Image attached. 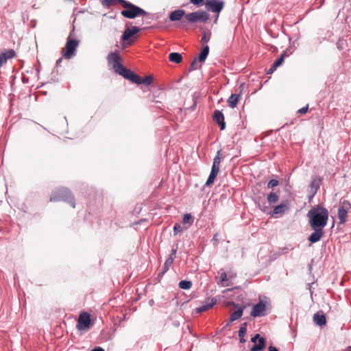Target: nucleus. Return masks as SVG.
Wrapping results in <instances>:
<instances>
[{
	"mask_svg": "<svg viewBox=\"0 0 351 351\" xmlns=\"http://www.w3.org/2000/svg\"><path fill=\"white\" fill-rule=\"evenodd\" d=\"M115 72L133 83H134V81L138 80V75L127 69L123 65L119 66V69Z\"/></svg>",
	"mask_w": 351,
	"mask_h": 351,
	"instance_id": "nucleus-9",
	"label": "nucleus"
},
{
	"mask_svg": "<svg viewBox=\"0 0 351 351\" xmlns=\"http://www.w3.org/2000/svg\"><path fill=\"white\" fill-rule=\"evenodd\" d=\"M313 322L319 326L325 325L326 323V319L324 313L322 311L316 313L313 316Z\"/></svg>",
	"mask_w": 351,
	"mask_h": 351,
	"instance_id": "nucleus-19",
	"label": "nucleus"
},
{
	"mask_svg": "<svg viewBox=\"0 0 351 351\" xmlns=\"http://www.w3.org/2000/svg\"><path fill=\"white\" fill-rule=\"evenodd\" d=\"M310 186H311V189L313 190V195H314L317 193V191L319 189V185L317 184L316 181L314 180L311 182Z\"/></svg>",
	"mask_w": 351,
	"mask_h": 351,
	"instance_id": "nucleus-36",
	"label": "nucleus"
},
{
	"mask_svg": "<svg viewBox=\"0 0 351 351\" xmlns=\"http://www.w3.org/2000/svg\"><path fill=\"white\" fill-rule=\"evenodd\" d=\"M167 271H165V270L162 269V271L158 274V277L161 278Z\"/></svg>",
	"mask_w": 351,
	"mask_h": 351,
	"instance_id": "nucleus-50",
	"label": "nucleus"
},
{
	"mask_svg": "<svg viewBox=\"0 0 351 351\" xmlns=\"http://www.w3.org/2000/svg\"><path fill=\"white\" fill-rule=\"evenodd\" d=\"M210 38L206 36V34H204L202 38H201V43L204 45V43H206L209 41Z\"/></svg>",
	"mask_w": 351,
	"mask_h": 351,
	"instance_id": "nucleus-41",
	"label": "nucleus"
},
{
	"mask_svg": "<svg viewBox=\"0 0 351 351\" xmlns=\"http://www.w3.org/2000/svg\"><path fill=\"white\" fill-rule=\"evenodd\" d=\"M267 304L262 300L254 305L252 308L250 315L253 317H260L267 315Z\"/></svg>",
	"mask_w": 351,
	"mask_h": 351,
	"instance_id": "nucleus-5",
	"label": "nucleus"
},
{
	"mask_svg": "<svg viewBox=\"0 0 351 351\" xmlns=\"http://www.w3.org/2000/svg\"><path fill=\"white\" fill-rule=\"evenodd\" d=\"M217 17H218V16ZM217 21V18L215 19V22H216Z\"/></svg>",
	"mask_w": 351,
	"mask_h": 351,
	"instance_id": "nucleus-59",
	"label": "nucleus"
},
{
	"mask_svg": "<svg viewBox=\"0 0 351 351\" xmlns=\"http://www.w3.org/2000/svg\"><path fill=\"white\" fill-rule=\"evenodd\" d=\"M190 2L193 5H199L203 3L204 0H190Z\"/></svg>",
	"mask_w": 351,
	"mask_h": 351,
	"instance_id": "nucleus-43",
	"label": "nucleus"
},
{
	"mask_svg": "<svg viewBox=\"0 0 351 351\" xmlns=\"http://www.w3.org/2000/svg\"><path fill=\"white\" fill-rule=\"evenodd\" d=\"M197 69H198V66H197V58H195L191 62V63L189 66V71H192L196 70Z\"/></svg>",
	"mask_w": 351,
	"mask_h": 351,
	"instance_id": "nucleus-35",
	"label": "nucleus"
},
{
	"mask_svg": "<svg viewBox=\"0 0 351 351\" xmlns=\"http://www.w3.org/2000/svg\"><path fill=\"white\" fill-rule=\"evenodd\" d=\"M50 201H64L69 204L73 208L75 207L74 197L67 188H58L53 191L50 196Z\"/></svg>",
	"mask_w": 351,
	"mask_h": 351,
	"instance_id": "nucleus-3",
	"label": "nucleus"
},
{
	"mask_svg": "<svg viewBox=\"0 0 351 351\" xmlns=\"http://www.w3.org/2000/svg\"><path fill=\"white\" fill-rule=\"evenodd\" d=\"M141 29L136 26L126 27L121 36L122 41H128L130 37L139 32Z\"/></svg>",
	"mask_w": 351,
	"mask_h": 351,
	"instance_id": "nucleus-13",
	"label": "nucleus"
},
{
	"mask_svg": "<svg viewBox=\"0 0 351 351\" xmlns=\"http://www.w3.org/2000/svg\"><path fill=\"white\" fill-rule=\"evenodd\" d=\"M279 184V182L277 180L272 179L267 184L268 189L274 188Z\"/></svg>",
	"mask_w": 351,
	"mask_h": 351,
	"instance_id": "nucleus-34",
	"label": "nucleus"
},
{
	"mask_svg": "<svg viewBox=\"0 0 351 351\" xmlns=\"http://www.w3.org/2000/svg\"><path fill=\"white\" fill-rule=\"evenodd\" d=\"M62 58H60L59 59H58L56 61V66H58L59 65H60V63L62 62Z\"/></svg>",
	"mask_w": 351,
	"mask_h": 351,
	"instance_id": "nucleus-48",
	"label": "nucleus"
},
{
	"mask_svg": "<svg viewBox=\"0 0 351 351\" xmlns=\"http://www.w3.org/2000/svg\"><path fill=\"white\" fill-rule=\"evenodd\" d=\"M108 62L112 65V69L116 71L119 66H122L121 57L120 56L118 51L111 52L108 55Z\"/></svg>",
	"mask_w": 351,
	"mask_h": 351,
	"instance_id": "nucleus-10",
	"label": "nucleus"
},
{
	"mask_svg": "<svg viewBox=\"0 0 351 351\" xmlns=\"http://www.w3.org/2000/svg\"><path fill=\"white\" fill-rule=\"evenodd\" d=\"M195 107H196V102L194 101V104H193V105L192 106L191 108H192L193 110H194L195 108Z\"/></svg>",
	"mask_w": 351,
	"mask_h": 351,
	"instance_id": "nucleus-54",
	"label": "nucleus"
},
{
	"mask_svg": "<svg viewBox=\"0 0 351 351\" xmlns=\"http://www.w3.org/2000/svg\"><path fill=\"white\" fill-rule=\"evenodd\" d=\"M120 4L125 8V10L121 12V14L125 18L132 19L138 16H145L147 14V12L143 9L125 0H120Z\"/></svg>",
	"mask_w": 351,
	"mask_h": 351,
	"instance_id": "nucleus-2",
	"label": "nucleus"
},
{
	"mask_svg": "<svg viewBox=\"0 0 351 351\" xmlns=\"http://www.w3.org/2000/svg\"><path fill=\"white\" fill-rule=\"evenodd\" d=\"M308 109V106L307 105V106L299 109L298 112L300 114H305L307 112Z\"/></svg>",
	"mask_w": 351,
	"mask_h": 351,
	"instance_id": "nucleus-42",
	"label": "nucleus"
},
{
	"mask_svg": "<svg viewBox=\"0 0 351 351\" xmlns=\"http://www.w3.org/2000/svg\"><path fill=\"white\" fill-rule=\"evenodd\" d=\"M314 232L311 234L308 237V241L314 243L319 241L324 234L323 228H311Z\"/></svg>",
	"mask_w": 351,
	"mask_h": 351,
	"instance_id": "nucleus-16",
	"label": "nucleus"
},
{
	"mask_svg": "<svg viewBox=\"0 0 351 351\" xmlns=\"http://www.w3.org/2000/svg\"><path fill=\"white\" fill-rule=\"evenodd\" d=\"M124 43L122 44L121 49H125L129 45H132V41H123Z\"/></svg>",
	"mask_w": 351,
	"mask_h": 351,
	"instance_id": "nucleus-44",
	"label": "nucleus"
},
{
	"mask_svg": "<svg viewBox=\"0 0 351 351\" xmlns=\"http://www.w3.org/2000/svg\"><path fill=\"white\" fill-rule=\"evenodd\" d=\"M243 308H244V307L241 306V307L238 308L237 310L234 311L230 316V322L236 321V320L239 319L240 317H241V316L243 315Z\"/></svg>",
	"mask_w": 351,
	"mask_h": 351,
	"instance_id": "nucleus-23",
	"label": "nucleus"
},
{
	"mask_svg": "<svg viewBox=\"0 0 351 351\" xmlns=\"http://www.w3.org/2000/svg\"><path fill=\"white\" fill-rule=\"evenodd\" d=\"M308 269H309V270H311V269H312V266H311V265H308Z\"/></svg>",
	"mask_w": 351,
	"mask_h": 351,
	"instance_id": "nucleus-57",
	"label": "nucleus"
},
{
	"mask_svg": "<svg viewBox=\"0 0 351 351\" xmlns=\"http://www.w3.org/2000/svg\"><path fill=\"white\" fill-rule=\"evenodd\" d=\"M173 263V262L171 261L169 259L166 260V261L164 264V266H163V269L165 270V271H167L169 270V267L171 266Z\"/></svg>",
	"mask_w": 351,
	"mask_h": 351,
	"instance_id": "nucleus-38",
	"label": "nucleus"
},
{
	"mask_svg": "<svg viewBox=\"0 0 351 351\" xmlns=\"http://www.w3.org/2000/svg\"><path fill=\"white\" fill-rule=\"evenodd\" d=\"M268 351H278V350L276 347L270 346L268 348Z\"/></svg>",
	"mask_w": 351,
	"mask_h": 351,
	"instance_id": "nucleus-46",
	"label": "nucleus"
},
{
	"mask_svg": "<svg viewBox=\"0 0 351 351\" xmlns=\"http://www.w3.org/2000/svg\"><path fill=\"white\" fill-rule=\"evenodd\" d=\"M91 351H104V350L101 347H96L93 349Z\"/></svg>",
	"mask_w": 351,
	"mask_h": 351,
	"instance_id": "nucleus-47",
	"label": "nucleus"
},
{
	"mask_svg": "<svg viewBox=\"0 0 351 351\" xmlns=\"http://www.w3.org/2000/svg\"><path fill=\"white\" fill-rule=\"evenodd\" d=\"M308 289H309L310 292H311V294L313 293L312 291H311V284H308Z\"/></svg>",
	"mask_w": 351,
	"mask_h": 351,
	"instance_id": "nucleus-53",
	"label": "nucleus"
},
{
	"mask_svg": "<svg viewBox=\"0 0 351 351\" xmlns=\"http://www.w3.org/2000/svg\"><path fill=\"white\" fill-rule=\"evenodd\" d=\"M276 68L277 66H274V64H273L270 69L268 70L267 74L272 73L276 69Z\"/></svg>",
	"mask_w": 351,
	"mask_h": 351,
	"instance_id": "nucleus-45",
	"label": "nucleus"
},
{
	"mask_svg": "<svg viewBox=\"0 0 351 351\" xmlns=\"http://www.w3.org/2000/svg\"><path fill=\"white\" fill-rule=\"evenodd\" d=\"M241 90L238 94H232L229 97V98L228 99V101H227L228 106L232 108H235L237 106V104L239 100L241 99Z\"/></svg>",
	"mask_w": 351,
	"mask_h": 351,
	"instance_id": "nucleus-20",
	"label": "nucleus"
},
{
	"mask_svg": "<svg viewBox=\"0 0 351 351\" xmlns=\"http://www.w3.org/2000/svg\"><path fill=\"white\" fill-rule=\"evenodd\" d=\"M78 40L75 39H71L70 37H69L66 43V51L64 53V56L66 59L71 58L75 55L76 47L78 46Z\"/></svg>",
	"mask_w": 351,
	"mask_h": 351,
	"instance_id": "nucleus-7",
	"label": "nucleus"
},
{
	"mask_svg": "<svg viewBox=\"0 0 351 351\" xmlns=\"http://www.w3.org/2000/svg\"><path fill=\"white\" fill-rule=\"evenodd\" d=\"M247 332V323L245 322L241 324L239 330V337H244L245 335Z\"/></svg>",
	"mask_w": 351,
	"mask_h": 351,
	"instance_id": "nucleus-32",
	"label": "nucleus"
},
{
	"mask_svg": "<svg viewBox=\"0 0 351 351\" xmlns=\"http://www.w3.org/2000/svg\"><path fill=\"white\" fill-rule=\"evenodd\" d=\"M169 59L171 62L179 64L182 60V56L180 53L177 52H172L169 56Z\"/></svg>",
	"mask_w": 351,
	"mask_h": 351,
	"instance_id": "nucleus-24",
	"label": "nucleus"
},
{
	"mask_svg": "<svg viewBox=\"0 0 351 351\" xmlns=\"http://www.w3.org/2000/svg\"><path fill=\"white\" fill-rule=\"evenodd\" d=\"M251 341L254 345L250 349V351H263L266 346L265 339L261 337L259 334H256L251 338Z\"/></svg>",
	"mask_w": 351,
	"mask_h": 351,
	"instance_id": "nucleus-8",
	"label": "nucleus"
},
{
	"mask_svg": "<svg viewBox=\"0 0 351 351\" xmlns=\"http://www.w3.org/2000/svg\"><path fill=\"white\" fill-rule=\"evenodd\" d=\"M208 53H209V47L208 45H206L202 49V51L199 55V57H198V60L200 62H204L208 55Z\"/></svg>",
	"mask_w": 351,
	"mask_h": 351,
	"instance_id": "nucleus-26",
	"label": "nucleus"
},
{
	"mask_svg": "<svg viewBox=\"0 0 351 351\" xmlns=\"http://www.w3.org/2000/svg\"><path fill=\"white\" fill-rule=\"evenodd\" d=\"M307 217L311 228H324L328 222V211L324 207L316 206L308 212Z\"/></svg>",
	"mask_w": 351,
	"mask_h": 351,
	"instance_id": "nucleus-1",
	"label": "nucleus"
},
{
	"mask_svg": "<svg viewBox=\"0 0 351 351\" xmlns=\"http://www.w3.org/2000/svg\"><path fill=\"white\" fill-rule=\"evenodd\" d=\"M186 12L184 10L178 9L171 12L169 19L171 21H180L183 16L185 17Z\"/></svg>",
	"mask_w": 351,
	"mask_h": 351,
	"instance_id": "nucleus-18",
	"label": "nucleus"
},
{
	"mask_svg": "<svg viewBox=\"0 0 351 351\" xmlns=\"http://www.w3.org/2000/svg\"><path fill=\"white\" fill-rule=\"evenodd\" d=\"M117 3H120V0H103L102 5L106 7H110L116 5Z\"/></svg>",
	"mask_w": 351,
	"mask_h": 351,
	"instance_id": "nucleus-31",
	"label": "nucleus"
},
{
	"mask_svg": "<svg viewBox=\"0 0 351 351\" xmlns=\"http://www.w3.org/2000/svg\"><path fill=\"white\" fill-rule=\"evenodd\" d=\"M286 56V51H284L282 53H281V55L280 56V57H282V60H284L285 59V57Z\"/></svg>",
	"mask_w": 351,
	"mask_h": 351,
	"instance_id": "nucleus-52",
	"label": "nucleus"
},
{
	"mask_svg": "<svg viewBox=\"0 0 351 351\" xmlns=\"http://www.w3.org/2000/svg\"><path fill=\"white\" fill-rule=\"evenodd\" d=\"M219 171L215 170L214 169H211L210 173L206 182L205 186H210L215 181V178L217 177Z\"/></svg>",
	"mask_w": 351,
	"mask_h": 351,
	"instance_id": "nucleus-27",
	"label": "nucleus"
},
{
	"mask_svg": "<svg viewBox=\"0 0 351 351\" xmlns=\"http://www.w3.org/2000/svg\"><path fill=\"white\" fill-rule=\"evenodd\" d=\"M213 119L216 123L218 124L221 130H225L226 123L224 121V116L221 111L217 110L214 112Z\"/></svg>",
	"mask_w": 351,
	"mask_h": 351,
	"instance_id": "nucleus-17",
	"label": "nucleus"
},
{
	"mask_svg": "<svg viewBox=\"0 0 351 351\" xmlns=\"http://www.w3.org/2000/svg\"><path fill=\"white\" fill-rule=\"evenodd\" d=\"M16 56L14 49L6 50L0 53V68L8 61V60Z\"/></svg>",
	"mask_w": 351,
	"mask_h": 351,
	"instance_id": "nucleus-15",
	"label": "nucleus"
},
{
	"mask_svg": "<svg viewBox=\"0 0 351 351\" xmlns=\"http://www.w3.org/2000/svg\"><path fill=\"white\" fill-rule=\"evenodd\" d=\"M192 287V282L190 280H181L179 282V287L181 289H190Z\"/></svg>",
	"mask_w": 351,
	"mask_h": 351,
	"instance_id": "nucleus-30",
	"label": "nucleus"
},
{
	"mask_svg": "<svg viewBox=\"0 0 351 351\" xmlns=\"http://www.w3.org/2000/svg\"><path fill=\"white\" fill-rule=\"evenodd\" d=\"M243 84H241L240 88H243Z\"/></svg>",
	"mask_w": 351,
	"mask_h": 351,
	"instance_id": "nucleus-58",
	"label": "nucleus"
},
{
	"mask_svg": "<svg viewBox=\"0 0 351 351\" xmlns=\"http://www.w3.org/2000/svg\"><path fill=\"white\" fill-rule=\"evenodd\" d=\"M177 250H178L177 247L173 248L171 250V254H170V255H169V258L167 259H169L171 261L173 262L174 259L176 257Z\"/></svg>",
	"mask_w": 351,
	"mask_h": 351,
	"instance_id": "nucleus-37",
	"label": "nucleus"
},
{
	"mask_svg": "<svg viewBox=\"0 0 351 351\" xmlns=\"http://www.w3.org/2000/svg\"><path fill=\"white\" fill-rule=\"evenodd\" d=\"M221 162V150L217 151L216 156L213 159L211 169L219 171V165Z\"/></svg>",
	"mask_w": 351,
	"mask_h": 351,
	"instance_id": "nucleus-25",
	"label": "nucleus"
},
{
	"mask_svg": "<svg viewBox=\"0 0 351 351\" xmlns=\"http://www.w3.org/2000/svg\"><path fill=\"white\" fill-rule=\"evenodd\" d=\"M217 303V300L214 298H208L204 301V303L202 306L196 308L197 313H202L208 311L210 308H212Z\"/></svg>",
	"mask_w": 351,
	"mask_h": 351,
	"instance_id": "nucleus-14",
	"label": "nucleus"
},
{
	"mask_svg": "<svg viewBox=\"0 0 351 351\" xmlns=\"http://www.w3.org/2000/svg\"><path fill=\"white\" fill-rule=\"evenodd\" d=\"M90 324V314L88 313H83L79 317L77 324V328L79 330H84L89 327Z\"/></svg>",
	"mask_w": 351,
	"mask_h": 351,
	"instance_id": "nucleus-12",
	"label": "nucleus"
},
{
	"mask_svg": "<svg viewBox=\"0 0 351 351\" xmlns=\"http://www.w3.org/2000/svg\"><path fill=\"white\" fill-rule=\"evenodd\" d=\"M230 304L234 305V306H236V307H237V306H238V305H237V304H234V302H230Z\"/></svg>",
	"mask_w": 351,
	"mask_h": 351,
	"instance_id": "nucleus-56",
	"label": "nucleus"
},
{
	"mask_svg": "<svg viewBox=\"0 0 351 351\" xmlns=\"http://www.w3.org/2000/svg\"><path fill=\"white\" fill-rule=\"evenodd\" d=\"M182 223L184 224H188L189 226H191L193 223V218L190 213H186L184 215Z\"/></svg>",
	"mask_w": 351,
	"mask_h": 351,
	"instance_id": "nucleus-29",
	"label": "nucleus"
},
{
	"mask_svg": "<svg viewBox=\"0 0 351 351\" xmlns=\"http://www.w3.org/2000/svg\"><path fill=\"white\" fill-rule=\"evenodd\" d=\"M208 19L209 14L206 11L199 10L197 12L186 14L185 15V19L186 21L184 20L181 21L180 25L182 27H186L188 23H205L208 20Z\"/></svg>",
	"mask_w": 351,
	"mask_h": 351,
	"instance_id": "nucleus-4",
	"label": "nucleus"
},
{
	"mask_svg": "<svg viewBox=\"0 0 351 351\" xmlns=\"http://www.w3.org/2000/svg\"><path fill=\"white\" fill-rule=\"evenodd\" d=\"M283 62H284V60H282V57H279L274 62V66L278 67L279 66H280L282 64Z\"/></svg>",
	"mask_w": 351,
	"mask_h": 351,
	"instance_id": "nucleus-40",
	"label": "nucleus"
},
{
	"mask_svg": "<svg viewBox=\"0 0 351 351\" xmlns=\"http://www.w3.org/2000/svg\"><path fill=\"white\" fill-rule=\"evenodd\" d=\"M239 341L241 343H244L245 342V339H244V337H239Z\"/></svg>",
	"mask_w": 351,
	"mask_h": 351,
	"instance_id": "nucleus-49",
	"label": "nucleus"
},
{
	"mask_svg": "<svg viewBox=\"0 0 351 351\" xmlns=\"http://www.w3.org/2000/svg\"><path fill=\"white\" fill-rule=\"evenodd\" d=\"M337 48H338L339 50H342V49H343V47H341V43H340V41H339V42L337 43Z\"/></svg>",
	"mask_w": 351,
	"mask_h": 351,
	"instance_id": "nucleus-51",
	"label": "nucleus"
},
{
	"mask_svg": "<svg viewBox=\"0 0 351 351\" xmlns=\"http://www.w3.org/2000/svg\"><path fill=\"white\" fill-rule=\"evenodd\" d=\"M183 231V228L180 223H176L173 227V234L176 235Z\"/></svg>",
	"mask_w": 351,
	"mask_h": 351,
	"instance_id": "nucleus-33",
	"label": "nucleus"
},
{
	"mask_svg": "<svg viewBox=\"0 0 351 351\" xmlns=\"http://www.w3.org/2000/svg\"><path fill=\"white\" fill-rule=\"evenodd\" d=\"M351 209V204L344 200L339 206L338 218L340 223H344L347 221L348 212Z\"/></svg>",
	"mask_w": 351,
	"mask_h": 351,
	"instance_id": "nucleus-6",
	"label": "nucleus"
},
{
	"mask_svg": "<svg viewBox=\"0 0 351 351\" xmlns=\"http://www.w3.org/2000/svg\"><path fill=\"white\" fill-rule=\"evenodd\" d=\"M278 199V194L274 191L270 192L267 197V199L270 204L277 202Z\"/></svg>",
	"mask_w": 351,
	"mask_h": 351,
	"instance_id": "nucleus-28",
	"label": "nucleus"
},
{
	"mask_svg": "<svg viewBox=\"0 0 351 351\" xmlns=\"http://www.w3.org/2000/svg\"><path fill=\"white\" fill-rule=\"evenodd\" d=\"M289 207L286 204H280L274 207L271 216H274L276 215H282L287 211H289Z\"/></svg>",
	"mask_w": 351,
	"mask_h": 351,
	"instance_id": "nucleus-21",
	"label": "nucleus"
},
{
	"mask_svg": "<svg viewBox=\"0 0 351 351\" xmlns=\"http://www.w3.org/2000/svg\"><path fill=\"white\" fill-rule=\"evenodd\" d=\"M227 280H228V277H227L226 273L225 271H222L220 274V282L223 283Z\"/></svg>",
	"mask_w": 351,
	"mask_h": 351,
	"instance_id": "nucleus-39",
	"label": "nucleus"
},
{
	"mask_svg": "<svg viewBox=\"0 0 351 351\" xmlns=\"http://www.w3.org/2000/svg\"><path fill=\"white\" fill-rule=\"evenodd\" d=\"M153 82V77L152 75H147L144 78L141 77L138 75V80L134 81V83L140 85V84H146L150 85Z\"/></svg>",
	"mask_w": 351,
	"mask_h": 351,
	"instance_id": "nucleus-22",
	"label": "nucleus"
},
{
	"mask_svg": "<svg viewBox=\"0 0 351 351\" xmlns=\"http://www.w3.org/2000/svg\"><path fill=\"white\" fill-rule=\"evenodd\" d=\"M205 5L208 10L219 13L222 10L224 6V1L217 0H208Z\"/></svg>",
	"mask_w": 351,
	"mask_h": 351,
	"instance_id": "nucleus-11",
	"label": "nucleus"
},
{
	"mask_svg": "<svg viewBox=\"0 0 351 351\" xmlns=\"http://www.w3.org/2000/svg\"><path fill=\"white\" fill-rule=\"evenodd\" d=\"M217 234H215L214 237H213V240H215L217 242L218 241L217 239Z\"/></svg>",
	"mask_w": 351,
	"mask_h": 351,
	"instance_id": "nucleus-55",
	"label": "nucleus"
},
{
	"mask_svg": "<svg viewBox=\"0 0 351 351\" xmlns=\"http://www.w3.org/2000/svg\"><path fill=\"white\" fill-rule=\"evenodd\" d=\"M348 349H351V346L348 347Z\"/></svg>",
	"mask_w": 351,
	"mask_h": 351,
	"instance_id": "nucleus-60",
	"label": "nucleus"
}]
</instances>
